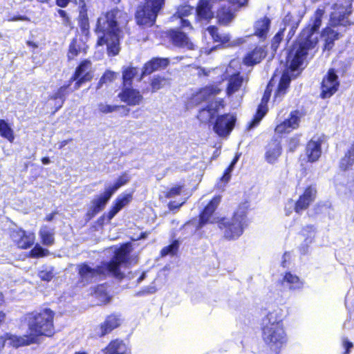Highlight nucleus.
Here are the masks:
<instances>
[{"label":"nucleus","instance_id":"1","mask_svg":"<svg viewBox=\"0 0 354 354\" xmlns=\"http://www.w3.org/2000/svg\"><path fill=\"white\" fill-rule=\"evenodd\" d=\"M325 14L324 8H318L311 17L308 26L303 30L294 46L288 56L287 62L289 68L285 71L279 80L274 100L283 96L288 88L291 77L289 72H295L302 66L309 51L313 50L318 43L317 30L322 25V18Z\"/></svg>","mask_w":354,"mask_h":354},{"label":"nucleus","instance_id":"2","mask_svg":"<svg viewBox=\"0 0 354 354\" xmlns=\"http://www.w3.org/2000/svg\"><path fill=\"white\" fill-rule=\"evenodd\" d=\"M53 317L54 313L50 309L32 314L28 322L29 335L17 336L7 333L0 337V348L6 344L14 347L36 344L39 336H51L54 333Z\"/></svg>","mask_w":354,"mask_h":354},{"label":"nucleus","instance_id":"3","mask_svg":"<svg viewBox=\"0 0 354 354\" xmlns=\"http://www.w3.org/2000/svg\"><path fill=\"white\" fill-rule=\"evenodd\" d=\"M284 317V309L280 306H274L269 310L261 321L262 340L276 353H278L288 342V335L283 324Z\"/></svg>","mask_w":354,"mask_h":354},{"label":"nucleus","instance_id":"4","mask_svg":"<svg viewBox=\"0 0 354 354\" xmlns=\"http://www.w3.org/2000/svg\"><path fill=\"white\" fill-rule=\"evenodd\" d=\"M131 251V245L127 243L119 248L115 249L114 256L111 261L104 262L100 266L92 268L87 264L80 265L78 272L82 281L88 283L96 281L107 274L122 277L123 274L120 269L126 265L128 255Z\"/></svg>","mask_w":354,"mask_h":354},{"label":"nucleus","instance_id":"5","mask_svg":"<svg viewBox=\"0 0 354 354\" xmlns=\"http://www.w3.org/2000/svg\"><path fill=\"white\" fill-rule=\"evenodd\" d=\"M126 15L120 10H112L102 14L97 19L95 32L97 45H106L109 56H115L120 51V29L118 19Z\"/></svg>","mask_w":354,"mask_h":354},{"label":"nucleus","instance_id":"6","mask_svg":"<svg viewBox=\"0 0 354 354\" xmlns=\"http://www.w3.org/2000/svg\"><path fill=\"white\" fill-rule=\"evenodd\" d=\"M333 11L330 14V26L324 28L322 32V37L325 41V48L330 49L333 42L339 38V33L332 29L331 27L350 26L351 22L348 16L352 12V0L340 1L333 6Z\"/></svg>","mask_w":354,"mask_h":354},{"label":"nucleus","instance_id":"7","mask_svg":"<svg viewBox=\"0 0 354 354\" xmlns=\"http://www.w3.org/2000/svg\"><path fill=\"white\" fill-rule=\"evenodd\" d=\"M221 88L216 86H205L194 93L190 98V103L194 105L198 104L203 101H208L209 104L201 109L198 115V119L203 122L212 121L218 112L223 108V102L221 99L216 98Z\"/></svg>","mask_w":354,"mask_h":354},{"label":"nucleus","instance_id":"8","mask_svg":"<svg viewBox=\"0 0 354 354\" xmlns=\"http://www.w3.org/2000/svg\"><path fill=\"white\" fill-rule=\"evenodd\" d=\"M248 205H241L231 218H221L218 227L223 230L224 237L229 240L240 237L248 225L247 211Z\"/></svg>","mask_w":354,"mask_h":354},{"label":"nucleus","instance_id":"9","mask_svg":"<svg viewBox=\"0 0 354 354\" xmlns=\"http://www.w3.org/2000/svg\"><path fill=\"white\" fill-rule=\"evenodd\" d=\"M239 62L233 59L223 73V79L227 81L226 93L229 97L241 99L244 95L243 79L239 75Z\"/></svg>","mask_w":354,"mask_h":354},{"label":"nucleus","instance_id":"10","mask_svg":"<svg viewBox=\"0 0 354 354\" xmlns=\"http://www.w3.org/2000/svg\"><path fill=\"white\" fill-rule=\"evenodd\" d=\"M145 6L138 8L136 15L139 25L151 26L155 22L158 12L161 9L165 0H146Z\"/></svg>","mask_w":354,"mask_h":354},{"label":"nucleus","instance_id":"11","mask_svg":"<svg viewBox=\"0 0 354 354\" xmlns=\"http://www.w3.org/2000/svg\"><path fill=\"white\" fill-rule=\"evenodd\" d=\"M236 120V116L233 114L219 115L214 123L213 130L220 137H227L233 130Z\"/></svg>","mask_w":354,"mask_h":354},{"label":"nucleus","instance_id":"12","mask_svg":"<svg viewBox=\"0 0 354 354\" xmlns=\"http://www.w3.org/2000/svg\"><path fill=\"white\" fill-rule=\"evenodd\" d=\"M92 77L91 63L90 61L84 60L76 68L74 75L70 79V82L75 81L74 90H77L83 83L90 81Z\"/></svg>","mask_w":354,"mask_h":354},{"label":"nucleus","instance_id":"13","mask_svg":"<svg viewBox=\"0 0 354 354\" xmlns=\"http://www.w3.org/2000/svg\"><path fill=\"white\" fill-rule=\"evenodd\" d=\"M10 238L15 245L21 249L30 248L35 241L34 232H26L21 228L12 230L10 231Z\"/></svg>","mask_w":354,"mask_h":354},{"label":"nucleus","instance_id":"14","mask_svg":"<svg viewBox=\"0 0 354 354\" xmlns=\"http://www.w3.org/2000/svg\"><path fill=\"white\" fill-rule=\"evenodd\" d=\"M301 118L302 113L299 111H292L286 120L277 125L274 130L276 134L283 136L297 129L299 126Z\"/></svg>","mask_w":354,"mask_h":354},{"label":"nucleus","instance_id":"15","mask_svg":"<svg viewBox=\"0 0 354 354\" xmlns=\"http://www.w3.org/2000/svg\"><path fill=\"white\" fill-rule=\"evenodd\" d=\"M220 201V196H216L207 204L201 214L199 227H202L207 223H217L218 224V221H221V219L217 216L215 210Z\"/></svg>","mask_w":354,"mask_h":354},{"label":"nucleus","instance_id":"16","mask_svg":"<svg viewBox=\"0 0 354 354\" xmlns=\"http://www.w3.org/2000/svg\"><path fill=\"white\" fill-rule=\"evenodd\" d=\"M276 78L277 75H275L268 84L267 88L263 94L261 102L258 107L254 118L249 124L248 128L250 129L257 126L264 115L266 114L268 111L267 103L270 99L272 87L273 86Z\"/></svg>","mask_w":354,"mask_h":354},{"label":"nucleus","instance_id":"17","mask_svg":"<svg viewBox=\"0 0 354 354\" xmlns=\"http://www.w3.org/2000/svg\"><path fill=\"white\" fill-rule=\"evenodd\" d=\"M338 77L333 70H329L324 77L322 84V97L327 98L332 96L338 89Z\"/></svg>","mask_w":354,"mask_h":354},{"label":"nucleus","instance_id":"18","mask_svg":"<svg viewBox=\"0 0 354 354\" xmlns=\"http://www.w3.org/2000/svg\"><path fill=\"white\" fill-rule=\"evenodd\" d=\"M316 193V189L314 187L310 186L305 189L304 194L299 197L295 204H294L292 201H290L288 205L290 208L295 205L296 212L300 213L301 211L306 209L314 201Z\"/></svg>","mask_w":354,"mask_h":354},{"label":"nucleus","instance_id":"19","mask_svg":"<svg viewBox=\"0 0 354 354\" xmlns=\"http://www.w3.org/2000/svg\"><path fill=\"white\" fill-rule=\"evenodd\" d=\"M281 283L290 291H300L303 290L305 285L303 279L291 272H286L283 274Z\"/></svg>","mask_w":354,"mask_h":354},{"label":"nucleus","instance_id":"20","mask_svg":"<svg viewBox=\"0 0 354 354\" xmlns=\"http://www.w3.org/2000/svg\"><path fill=\"white\" fill-rule=\"evenodd\" d=\"M112 195L113 194L106 187L103 194L97 196L91 201V205L88 210L87 216L92 218L104 209Z\"/></svg>","mask_w":354,"mask_h":354},{"label":"nucleus","instance_id":"21","mask_svg":"<svg viewBox=\"0 0 354 354\" xmlns=\"http://www.w3.org/2000/svg\"><path fill=\"white\" fill-rule=\"evenodd\" d=\"M130 86H124L121 93H119L118 97L121 101L127 103L130 106L138 105L142 100L143 97L140 93L139 91L129 87Z\"/></svg>","mask_w":354,"mask_h":354},{"label":"nucleus","instance_id":"22","mask_svg":"<svg viewBox=\"0 0 354 354\" xmlns=\"http://www.w3.org/2000/svg\"><path fill=\"white\" fill-rule=\"evenodd\" d=\"M73 3L77 6L78 16L77 20L82 30H86L89 28L88 16V5L86 0H73Z\"/></svg>","mask_w":354,"mask_h":354},{"label":"nucleus","instance_id":"23","mask_svg":"<svg viewBox=\"0 0 354 354\" xmlns=\"http://www.w3.org/2000/svg\"><path fill=\"white\" fill-rule=\"evenodd\" d=\"M120 324V321L117 315H109L102 324L95 328V334L99 337L104 336L117 328Z\"/></svg>","mask_w":354,"mask_h":354},{"label":"nucleus","instance_id":"24","mask_svg":"<svg viewBox=\"0 0 354 354\" xmlns=\"http://www.w3.org/2000/svg\"><path fill=\"white\" fill-rule=\"evenodd\" d=\"M322 139L319 137H313L307 144L306 154L308 161H317L322 154Z\"/></svg>","mask_w":354,"mask_h":354},{"label":"nucleus","instance_id":"25","mask_svg":"<svg viewBox=\"0 0 354 354\" xmlns=\"http://www.w3.org/2000/svg\"><path fill=\"white\" fill-rule=\"evenodd\" d=\"M196 20L209 21L214 17L212 4L207 0H200L196 8Z\"/></svg>","mask_w":354,"mask_h":354},{"label":"nucleus","instance_id":"26","mask_svg":"<svg viewBox=\"0 0 354 354\" xmlns=\"http://www.w3.org/2000/svg\"><path fill=\"white\" fill-rule=\"evenodd\" d=\"M102 352L104 354H131L129 346L124 341L118 339L111 341Z\"/></svg>","mask_w":354,"mask_h":354},{"label":"nucleus","instance_id":"27","mask_svg":"<svg viewBox=\"0 0 354 354\" xmlns=\"http://www.w3.org/2000/svg\"><path fill=\"white\" fill-rule=\"evenodd\" d=\"M131 199V193H123L120 194L115 199L113 207L108 213V219L109 221L111 220L121 209L130 203Z\"/></svg>","mask_w":354,"mask_h":354},{"label":"nucleus","instance_id":"28","mask_svg":"<svg viewBox=\"0 0 354 354\" xmlns=\"http://www.w3.org/2000/svg\"><path fill=\"white\" fill-rule=\"evenodd\" d=\"M281 150L279 142L272 140L266 147L265 153L266 160L270 164L276 162L281 154Z\"/></svg>","mask_w":354,"mask_h":354},{"label":"nucleus","instance_id":"29","mask_svg":"<svg viewBox=\"0 0 354 354\" xmlns=\"http://www.w3.org/2000/svg\"><path fill=\"white\" fill-rule=\"evenodd\" d=\"M169 64L167 59L156 58L145 64L141 77L138 79L141 80L142 76L149 75L153 71L165 68Z\"/></svg>","mask_w":354,"mask_h":354},{"label":"nucleus","instance_id":"30","mask_svg":"<svg viewBox=\"0 0 354 354\" xmlns=\"http://www.w3.org/2000/svg\"><path fill=\"white\" fill-rule=\"evenodd\" d=\"M204 37L205 40L212 39L214 42L226 44L230 41V37L227 34H220L218 29L214 26L208 27L205 32ZM209 43L208 41H207Z\"/></svg>","mask_w":354,"mask_h":354},{"label":"nucleus","instance_id":"31","mask_svg":"<svg viewBox=\"0 0 354 354\" xmlns=\"http://www.w3.org/2000/svg\"><path fill=\"white\" fill-rule=\"evenodd\" d=\"M266 56L265 46H259L249 53L244 58V63L248 66H252L259 63Z\"/></svg>","mask_w":354,"mask_h":354},{"label":"nucleus","instance_id":"32","mask_svg":"<svg viewBox=\"0 0 354 354\" xmlns=\"http://www.w3.org/2000/svg\"><path fill=\"white\" fill-rule=\"evenodd\" d=\"M270 20L264 17L257 20L254 24V35L257 37L265 39L269 32Z\"/></svg>","mask_w":354,"mask_h":354},{"label":"nucleus","instance_id":"33","mask_svg":"<svg viewBox=\"0 0 354 354\" xmlns=\"http://www.w3.org/2000/svg\"><path fill=\"white\" fill-rule=\"evenodd\" d=\"M171 37L174 45L187 49H193L194 44L183 32L179 31H173Z\"/></svg>","mask_w":354,"mask_h":354},{"label":"nucleus","instance_id":"34","mask_svg":"<svg viewBox=\"0 0 354 354\" xmlns=\"http://www.w3.org/2000/svg\"><path fill=\"white\" fill-rule=\"evenodd\" d=\"M301 20V16L293 15L290 13L287 14L283 19L285 26H290V31L288 33L289 39H290L295 34L299 24Z\"/></svg>","mask_w":354,"mask_h":354},{"label":"nucleus","instance_id":"35","mask_svg":"<svg viewBox=\"0 0 354 354\" xmlns=\"http://www.w3.org/2000/svg\"><path fill=\"white\" fill-rule=\"evenodd\" d=\"M39 235L40 236L41 243L44 245H52L55 242L54 229L47 225H44L40 228Z\"/></svg>","mask_w":354,"mask_h":354},{"label":"nucleus","instance_id":"36","mask_svg":"<svg viewBox=\"0 0 354 354\" xmlns=\"http://www.w3.org/2000/svg\"><path fill=\"white\" fill-rule=\"evenodd\" d=\"M299 239L303 241V243L301 244L299 250L300 251L305 254L308 251V246L313 242L315 239V232L310 228V230L307 231L306 230H304L301 232V234L299 235Z\"/></svg>","mask_w":354,"mask_h":354},{"label":"nucleus","instance_id":"37","mask_svg":"<svg viewBox=\"0 0 354 354\" xmlns=\"http://www.w3.org/2000/svg\"><path fill=\"white\" fill-rule=\"evenodd\" d=\"M354 165V141L348 147L344 156L339 162V167L343 170H346Z\"/></svg>","mask_w":354,"mask_h":354},{"label":"nucleus","instance_id":"38","mask_svg":"<svg viewBox=\"0 0 354 354\" xmlns=\"http://www.w3.org/2000/svg\"><path fill=\"white\" fill-rule=\"evenodd\" d=\"M71 84V82H69L68 84L61 86L50 96V100H57L56 109H59L63 105L65 97L68 94V88Z\"/></svg>","mask_w":354,"mask_h":354},{"label":"nucleus","instance_id":"39","mask_svg":"<svg viewBox=\"0 0 354 354\" xmlns=\"http://www.w3.org/2000/svg\"><path fill=\"white\" fill-rule=\"evenodd\" d=\"M138 69L135 67H126L122 71L124 86H131L133 78L138 74Z\"/></svg>","mask_w":354,"mask_h":354},{"label":"nucleus","instance_id":"40","mask_svg":"<svg viewBox=\"0 0 354 354\" xmlns=\"http://www.w3.org/2000/svg\"><path fill=\"white\" fill-rule=\"evenodd\" d=\"M170 84L169 79L161 76H155L151 80V91L156 92L157 91L163 88Z\"/></svg>","mask_w":354,"mask_h":354},{"label":"nucleus","instance_id":"41","mask_svg":"<svg viewBox=\"0 0 354 354\" xmlns=\"http://www.w3.org/2000/svg\"><path fill=\"white\" fill-rule=\"evenodd\" d=\"M130 176L128 174L124 173L118 177L113 185L106 187L113 194L120 187L127 184L130 180Z\"/></svg>","mask_w":354,"mask_h":354},{"label":"nucleus","instance_id":"42","mask_svg":"<svg viewBox=\"0 0 354 354\" xmlns=\"http://www.w3.org/2000/svg\"><path fill=\"white\" fill-rule=\"evenodd\" d=\"M217 18L219 23L222 24H227L230 23L234 18L232 9L222 8L218 11Z\"/></svg>","mask_w":354,"mask_h":354},{"label":"nucleus","instance_id":"43","mask_svg":"<svg viewBox=\"0 0 354 354\" xmlns=\"http://www.w3.org/2000/svg\"><path fill=\"white\" fill-rule=\"evenodd\" d=\"M123 109L124 110V115H127L129 111L128 109H126L124 106H115V105H110L104 103H100L97 105V110L100 113H110L115 111L117 109Z\"/></svg>","mask_w":354,"mask_h":354},{"label":"nucleus","instance_id":"44","mask_svg":"<svg viewBox=\"0 0 354 354\" xmlns=\"http://www.w3.org/2000/svg\"><path fill=\"white\" fill-rule=\"evenodd\" d=\"M0 135L8 139L10 142H12L15 139L13 131L3 120H0Z\"/></svg>","mask_w":354,"mask_h":354},{"label":"nucleus","instance_id":"45","mask_svg":"<svg viewBox=\"0 0 354 354\" xmlns=\"http://www.w3.org/2000/svg\"><path fill=\"white\" fill-rule=\"evenodd\" d=\"M94 295L98 299L100 304H106L110 299L104 286H98L94 292Z\"/></svg>","mask_w":354,"mask_h":354},{"label":"nucleus","instance_id":"46","mask_svg":"<svg viewBox=\"0 0 354 354\" xmlns=\"http://www.w3.org/2000/svg\"><path fill=\"white\" fill-rule=\"evenodd\" d=\"M179 248V243L178 241H174L168 246L163 248L160 252L162 257H165L167 255L174 256L175 255Z\"/></svg>","mask_w":354,"mask_h":354},{"label":"nucleus","instance_id":"47","mask_svg":"<svg viewBox=\"0 0 354 354\" xmlns=\"http://www.w3.org/2000/svg\"><path fill=\"white\" fill-rule=\"evenodd\" d=\"M239 158V156L236 155L233 160L232 161L230 165L226 169L225 171L223 176L221 177V181L223 182L225 184L227 183L229 180L231 178V172L232 171L234 165L237 162Z\"/></svg>","mask_w":354,"mask_h":354},{"label":"nucleus","instance_id":"48","mask_svg":"<svg viewBox=\"0 0 354 354\" xmlns=\"http://www.w3.org/2000/svg\"><path fill=\"white\" fill-rule=\"evenodd\" d=\"M49 251L44 249L39 245L37 244L30 251V256L33 258H40L46 257L49 254Z\"/></svg>","mask_w":354,"mask_h":354},{"label":"nucleus","instance_id":"49","mask_svg":"<svg viewBox=\"0 0 354 354\" xmlns=\"http://www.w3.org/2000/svg\"><path fill=\"white\" fill-rule=\"evenodd\" d=\"M39 277L42 281H49L53 277V269L52 268H46L39 272Z\"/></svg>","mask_w":354,"mask_h":354},{"label":"nucleus","instance_id":"50","mask_svg":"<svg viewBox=\"0 0 354 354\" xmlns=\"http://www.w3.org/2000/svg\"><path fill=\"white\" fill-rule=\"evenodd\" d=\"M80 52V47L77 44L76 40H73L69 46L68 57L69 59H74Z\"/></svg>","mask_w":354,"mask_h":354},{"label":"nucleus","instance_id":"51","mask_svg":"<svg viewBox=\"0 0 354 354\" xmlns=\"http://www.w3.org/2000/svg\"><path fill=\"white\" fill-rule=\"evenodd\" d=\"M57 13H58L59 16L62 18V24L64 26L72 28L73 23L71 21V18L69 16V15L67 13V12L66 10L59 9L57 10Z\"/></svg>","mask_w":354,"mask_h":354},{"label":"nucleus","instance_id":"52","mask_svg":"<svg viewBox=\"0 0 354 354\" xmlns=\"http://www.w3.org/2000/svg\"><path fill=\"white\" fill-rule=\"evenodd\" d=\"M284 30L285 28L281 29L273 37L271 44V48L273 50V52H276V50H277L279 44L282 40Z\"/></svg>","mask_w":354,"mask_h":354},{"label":"nucleus","instance_id":"53","mask_svg":"<svg viewBox=\"0 0 354 354\" xmlns=\"http://www.w3.org/2000/svg\"><path fill=\"white\" fill-rule=\"evenodd\" d=\"M193 11V8L188 5L181 6L178 8L176 15L178 18H183L190 15Z\"/></svg>","mask_w":354,"mask_h":354},{"label":"nucleus","instance_id":"54","mask_svg":"<svg viewBox=\"0 0 354 354\" xmlns=\"http://www.w3.org/2000/svg\"><path fill=\"white\" fill-rule=\"evenodd\" d=\"M183 187L182 185H175L172 187L166 194L167 198H174L181 194Z\"/></svg>","mask_w":354,"mask_h":354},{"label":"nucleus","instance_id":"55","mask_svg":"<svg viewBox=\"0 0 354 354\" xmlns=\"http://www.w3.org/2000/svg\"><path fill=\"white\" fill-rule=\"evenodd\" d=\"M117 74L115 72L107 71L104 73L100 80V84L106 83L113 80L116 77Z\"/></svg>","mask_w":354,"mask_h":354},{"label":"nucleus","instance_id":"56","mask_svg":"<svg viewBox=\"0 0 354 354\" xmlns=\"http://www.w3.org/2000/svg\"><path fill=\"white\" fill-rule=\"evenodd\" d=\"M342 345L343 348L345 350L344 354H348L351 349L353 348V344L351 342L348 337H344L342 339Z\"/></svg>","mask_w":354,"mask_h":354},{"label":"nucleus","instance_id":"57","mask_svg":"<svg viewBox=\"0 0 354 354\" xmlns=\"http://www.w3.org/2000/svg\"><path fill=\"white\" fill-rule=\"evenodd\" d=\"M232 4V6H234V8H233V10H236L237 8H240L243 6H244L248 0H228Z\"/></svg>","mask_w":354,"mask_h":354},{"label":"nucleus","instance_id":"58","mask_svg":"<svg viewBox=\"0 0 354 354\" xmlns=\"http://www.w3.org/2000/svg\"><path fill=\"white\" fill-rule=\"evenodd\" d=\"M185 203V200L181 201L180 202L176 203L175 201H171L169 203V208L171 210L179 208L183 203Z\"/></svg>","mask_w":354,"mask_h":354},{"label":"nucleus","instance_id":"59","mask_svg":"<svg viewBox=\"0 0 354 354\" xmlns=\"http://www.w3.org/2000/svg\"><path fill=\"white\" fill-rule=\"evenodd\" d=\"M69 2L73 3V0H56V4L60 8H66Z\"/></svg>","mask_w":354,"mask_h":354},{"label":"nucleus","instance_id":"60","mask_svg":"<svg viewBox=\"0 0 354 354\" xmlns=\"http://www.w3.org/2000/svg\"><path fill=\"white\" fill-rule=\"evenodd\" d=\"M218 46V45H216V46H208L207 48H203L202 50H201V53H205L206 55H209L213 50H214L216 47Z\"/></svg>","mask_w":354,"mask_h":354},{"label":"nucleus","instance_id":"61","mask_svg":"<svg viewBox=\"0 0 354 354\" xmlns=\"http://www.w3.org/2000/svg\"><path fill=\"white\" fill-rule=\"evenodd\" d=\"M180 19L181 26L185 28V27L190 26V23L189 21L184 19L183 18H180Z\"/></svg>","mask_w":354,"mask_h":354},{"label":"nucleus","instance_id":"62","mask_svg":"<svg viewBox=\"0 0 354 354\" xmlns=\"http://www.w3.org/2000/svg\"><path fill=\"white\" fill-rule=\"evenodd\" d=\"M27 45L29 47H31V48H38V44L36 42H34V41H27Z\"/></svg>","mask_w":354,"mask_h":354},{"label":"nucleus","instance_id":"63","mask_svg":"<svg viewBox=\"0 0 354 354\" xmlns=\"http://www.w3.org/2000/svg\"><path fill=\"white\" fill-rule=\"evenodd\" d=\"M245 41L243 38H239L236 40H234L232 42V45H239L243 43Z\"/></svg>","mask_w":354,"mask_h":354},{"label":"nucleus","instance_id":"64","mask_svg":"<svg viewBox=\"0 0 354 354\" xmlns=\"http://www.w3.org/2000/svg\"><path fill=\"white\" fill-rule=\"evenodd\" d=\"M68 143V140H62L59 143L58 148L62 149Z\"/></svg>","mask_w":354,"mask_h":354}]
</instances>
